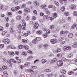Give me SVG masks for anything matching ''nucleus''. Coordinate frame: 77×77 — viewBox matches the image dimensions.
Wrapping results in <instances>:
<instances>
[{
	"instance_id": "1",
	"label": "nucleus",
	"mask_w": 77,
	"mask_h": 77,
	"mask_svg": "<svg viewBox=\"0 0 77 77\" xmlns=\"http://www.w3.org/2000/svg\"><path fill=\"white\" fill-rule=\"evenodd\" d=\"M10 40L8 38H4L2 41V42L4 43V44H8L10 43Z\"/></svg>"
},
{
	"instance_id": "2",
	"label": "nucleus",
	"mask_w": 77,
	"mask_h": 77,
	"mask_svg": "<svg viewBox=\"0 0 77 77\" xmlns=\"http://www.w3.org/2000/svg\"><path fill=\"white\" fill-rule=\"evenodd\" d=\"M57 64L58 66H61L63 65V61H62L61 60H60L57 62Z\"/></svg>"
},
{
	"instance_id": "3",
	"label": "nucleus",
	"mask_w": 77,
	"mask_h": 77,
	"mask_svg": "<svg viewBox=\"0 0 77 77\" xmlns=\"http://www.w3.org/2000/svg\"><path fill=\"white\" fill-rule=\"evenodd\" d=\"M59 2H60V3L61 4L64 3L65 5H66L67 4V0H59Z\"/></svg>"
},
{
	"instance_id": "4",
	"label": "nucleus",
	"mask_w": 77,
	"mask_h": 77,
	"mask_svg": "<svg viewBox=\"0 0 77 77\" xmlns=\"http://www.w3.org/2000/svg\"><path fill=\"white\" fill-rule=\"evenodd\" d=\"M20 8L18 6L16 7L15 8H11V11H13L14 12V11H17V10L20 9Z\"/></svg>"
},
{
	"instance_id": "5",
	"label": "nucleus",
	"mask_w": 77,
	"mask_h": 77,
	"mask_svg": "<svg viewBox=\"0 0 77 77\" xmlns=\"http://www.w3.org/2000/svg\"><path fill=\"white\" fill-rule=\"evenodd\" d=\"M50 41L51 44H56L57 42V40L56 39H52Z\"/></svg>"
},
{
	"instance_id": "6",
	"label": "nucleus",
	"mask_w": 77,
	"mask_h": 77,
	"mask_svg": "<svg viewBox=\"0 0 77 77\" xmlns=\"http://www.w3.org/2000/svg\"><path fill=\"white\" fill-rule=\"evenodd\" d=\"M10 32L12 34H14V33H15V32L14 31H13V26H11L10 28Z\"/></svg>"
},
{
	"instance_id": "7",
	"label": "nucleus",
	"mask_w": 77,
	"mask_h": 77,
	"mask_svg": "<svg viewBox=\"0 0 77 77\" xmlns=\"http://www.w3.org/2000/svg\"><path fill=\"white\" fill-rule=\"evenodd\" d=\"M70 8L72 10H75L76 9V7L75 5H70Z\"/></svg>"
},
{
	"instance_id": "8",
	"label": "nucleus",
	"mask_w": 77,
	"mask_h": 77,
	"mask_svg": "<svg viewBox=\"0 0 77 77\" xmlns=\"http://www.w3.org/2000/svg\"><path fill=\"white\" fill-rule=\"evenodd\" d=\"M8 65L10 67H12V63H11V60L9 59L7 60Z\"/></svg>"
},
{
	"instance_id": "9",
	"label": "nucleus",
	"mask_w": 77,
	"mask_h": 77,
	"mask_svg": "<svg viewBox=\"0 0 77 77\" xmlns=\"http://www.w3.org/2000/svg\"><path fill=\"white\" fill-rule=\"evenodd\" d=\"M30 65V63L29 62L26 63L24 65V66H26V67H27V66L29 67Z\"/></svg>"
},
{
	"instance_id": "10",
	"label": "nucleus",
	"mask_w": 77,
	"mask_h": 77,
	"mask_svg": "<svg viewBox=\"0 0 77 77\" xmlns=\"http://www.w3.org/2000/svg\"><path fill=\"white\" fill-rule=\"evenodd\" d=\"M38 26H39V24H38V23H35V25H33V27L35 29H38Z\"/></svg>"
},
{
	"instance_id": "11",
	"label": "nucleus",
	"mask_w": 77,
	"mask_h": 77,
	"mask_svg": "<svg viewBox=\"0 0 77 77\" xmlns=\"http://www.w3.org/2000/svg\"><path fill=\"white\" fill-rule=\"evenodd\" d=\"M65 22H66V20H65L60 19V23L61 24L64 23Z\"/></svg>"
},
{
	"instance_id": "12",
	"label": "nucleus",
	"mask_w": 77,
	"mask_h": 77,
	"mask_svg": "<svg viewBox=\"0 0 77 77\" xmlns=\"http://www.w3.org/2000/svg\"><path fill=\"white\" fill-rule=\"evenodd\" d=\"M46 76L47 77H52L53 76V74L51 73H48L46 74Z\"/></svg>"
},
{
	"instance_id": "13",
	"label": "nucleus",
	"mask_w": 77,
	"mask_h": 77,
	"mask_svg": "<svg viewBox=\"0 0 77 77\" xmlns=\"http://www.w3.org/2000/svg\"><path fill=\"white\" fill-rule=\"evenodd\" d=\"M24 11L25 12H29L30 11V8H25Z\"/></svg>"
},
{
	"instance_id": "14",
	"label": "nucleus",
	"mask_w": 77,
	"mask_h": 77,
	"mask_svg": "<svg viewBox=\"0 0 77 77\" xmlns=\"http://www.w3.org/2000/svg\"><path fill=\"white\" fill-rule=\"evenodd\" d=\"M16 62H17V63H21V60H20L18 59V57H16Z\"/></svg>"
},
{
	"instance_id": "15",
	"label": "nucleus",
	"mask_w": 77,
	"mask_h": 77,
	"mask_svg": "<svg viewBox=\"0 0 77 77\" xmlns=\"http://www.w3.org/2000/svg\"><path fill=\"white\" fill-rule=\"evenodd\" d=\"M64 49H65V50H71V47L68 46L67 47H64Z\"/></svg>"
},
{
	"instance_id": "16",
	"label": "nucleus",
	"mask_w": 77,
	"mask_h": 77,
	"mask_svg": "<svg viewBox=\"0 0 77 77\" xmlns=\"http://www.w3.org/2000/svg\"><path fill=\"white\" fill-rule=\"evenodd\" d=\"M68 31H66L65 32H64V31H61L60 32V34L61 35H63L64 34H65V33H67Z\"/></svg>"
},
{
	"instance_id": "17",
	"label": "nucleus",
	"mask_w": 77,
	"mask_h": 77,
	"mask_svg": "<svg viewBox=\"0 0 77 77\" xmlns=\"http://www.w3.org/2000/svg\"><path fill=\"white\" fill-rule=\"evenodd\" d=\"M34 5L36 6H39V3L37 2H34Z\"/></svg>"
},
{
	"instance_id": "18",
	"label": "nucleus",
	"mask_w": 77,
	"mask_h": 77,
	"mask_svg": "<svg viewBox=\"0 0 77 77\" xmlns=\"http://www.w3.org/2000/svg\"><path fill=\"white\" fill-rule=\"evenodd\" d=\"M48 18H49V16H48L45 15L43 17V19L45 20H47Z\"/></svg>"
},
{
	"instance_id": "19",
	"label": "nucleus",
	"mask_w": 77,
	"mask_h": 77,
	"mask_svg": "<svg viewBox=\"0 0 77 77\" xmlns=\"http://www.w3.org/2000/svg\"><path fill=\"white\" fill-rule=\"evenodd\" d=\"M36 34H38V35H42V32L41 31H37L36 32Z\"/></svg>"
},
{
	"instance_id": "20",
	"label": "nucleus",
	"mask_w": 77,
	"mask_h": 77,
	"mask_svg": "<svg viewBox=\"0 0 77 77\" xmlns=\"http://www.w3.org/2000/svg\"><path fill=\"white\" fill-rule=\"evenodd\" d=\"M76 26H77V24L76 23L74 24L71 27V29H75V27H76Z\"/></svg>"
},
{
	"instance_id": "21",
	"label": "nucleus",
	"mask_w": 77,
	"mask_h": 77,
	"mask_svg": "<svg viewBox=\"0 0 77 77\" xmlns=\"http://www.w3.org/2000/svg\"><path fill=\"white\" fill-rule=\"evenodd\" d=\"M21 19V16L20 15L16 17V20H20Z\"/></svg>"
},
{
	"instance_id": "22",
	"label": "nucleus",
	"mask_w": 77,
	"mask_h": 77,
	"mask_svg": "<svg viewBox=\"0 0 77 77\" xmlns=\"http://www.w3.org/2000/svg\"><path fill=\"white\" fill-rule=\"evenodd\" d=\"M23 47L25 49L28 50L29 48V47L26 45H23Z\"/></svg>"
},
{
	"instance_id": "23",
	"label": "nucleus",
	"mask_w": 77,
	"mask_h": 77,
	"mask_svg": "<svg viewBox=\"0 0 77 77\" xmlns=\"http://www.w3.org/2000/svg\"><path fill=\"white\" fill-rule=\"evenodd\" d=\"M32 42L33 44H37L38 42H37V40L36 39H34L32 41Z\"/></svg>"
},
{
	"instance_id": "24",
	"label": "nucleus",
	"mask_w": 77,
	"mask_h": 77,
	"mask_svg": "<svg viewBox=\"0 0 77 77\" xmlns=\"http://www.w3.org/2000/svg\"><path fill=\"white\" fill-rule=\"evenodd\" d=\"M60 72L61 73H62L63 74H66V70L65 69L61 70L60 71Z\"/></svg>"
},
{
	"instance_id": "25",
	"label": "nucleus",
	"mask_w": 77,
	"mask_h": 77,
	"mask_svg": "<svg viewBox=\"0 0 77 77\" xmlns=\"http://www.w3.org/2000/svg\"><path fill=\"white\" fill-rule=\"evenodd\" d=\"M8 48H11V49H14V50L16 49V48L15 47H13L11 45H8Z\"/></svg>"
},
{
	"instance_id": "26",
	"label": "nucleus",
	"mask_w": 77,
	"mask_h": 77,
	"mask_svg": "<svg viewBox=\"0 0 77 77\" xmlns=\"http://www.w3.org/2000/svg\"><path fill=\"white\" fill-rule=\"evenodd\" d=\"M56 61H57V59L56 58H53L51 60L52 63H54V62H56Z\"/></svg>"
},
{
	"instance_id": "27",
	"label": "nucleus",
	"mask_w": 77,
	"mask_h": 77,
	"mask_svg": "<svg viewBox=\"0 0 77 77\" xmlns=\"http://www.w3.org/2000/svg\"><path fill=\"white\" fill-rule=\"evenodd\" d=\"M8 16L10 17H12V12H8Z\"/></svg>"
},
{
	"instance_id": "28",
	"label": "nucleus",
	"mask_w": 77,
	"mask_h": 77,
	"mask_svg": "<svg viewBox=\"0 0 77 77\" xmlns=\"http://www.w3.org/2000/svg\"><path fill=\"white\" fill-rule=\"evenodd\" d=\"M42 63L43 64H44L47 62V60L45 59H42Z\"/></svg>"
},
{
	"instance_id": "29",
	"label": "nucleus",
	"mask_w": 77,
	"mask_h": 77,
	"mask_svg": "<svg viewBox=\"0 0 77 77\" xmlns=\"http://www.w3.org/2000/svg\"><path fill=\"white\" fill-rule=\"evenodd\" d=\"M60 10L61 11H62V12H64V11H65V7H62L61 8Z\"/></svg>"
},
{
	"instance_id": "30",
	"label": "nucleus",
	"mask_w": 77,
	"mask_h": 77,
	"mask_svg": "<svg viewBox=\"0 0 77 77\" xmlns=\"http://www.w3.org/2000/svg\"><path fill=\"white\" fill-rule=\"evenodd\" d=\"M68 36L70 38H72L73 37V34L72 33H70L68 35Z\"/></svg>"
},
{
	"instance_id": "31",
	"label": "nucleus",
	"mask_w": 77,
	"mask_h": 77,
	"mask_svg": "<svg viewBox=\"0 0 77 77\" xmlns=\"http://www.w3.org/2000/svg\"><path fill=\"white\" fill-rule=\"evenodd\" d=\"M64 14L66 16H69V13L68 12H65Z\"/></svg>"
},
{
	"instance_id": "32",
	"label": "nucleus",
	"mask_w": 77,
	"mask_h": 77,
	"mask_svg": "<svg viewBox=\"0 0 77 77\" xmlns=\"http://www.w3.org/2000/svg\"><path fill=\"white\" fill-rule=\"evenodd\" d=\"M9 53L10 54L11 56H14L15 55V53L14 52L11 53L10 51H8Z\"/></svg>"
},
{
	"instance_id": "33",
	"label": "nucleus",
	"mask_w": 77,
	"mask_h": 77,
	"mask_svg": "<svg viewBox=\"0 0 77 77\" xmlns=\"http://www.w3.org/2000/svg\"><path fill=\"white\" fill-rule=\"evenodd\" d=\"M32 58H33V57L30 56L29 57H27V59L28 60H31Z\"/></svg>"
},
{
	"instance_id": "34",
	"label": "nucleus",
	"mask_w": 77,
	"mask_h": 77,
	"mask_svg": "<svg viewBox=\"0 0 77 77\" xmlns=\"http://www.w3.org/2000/svg\"><path fill=\"white\" fill-rule=\"evenodd\" d=\"M60 51H61V49L59 48H58L56 51V53H59V52H60Z\"/></svg>"
},
{
	"instance_id": "35",
	"label": "nucleus",
	"mask_w": 77,
	"mask_h": 77,
	"mask_svg": "<svg viewBox=\"0 0 77 77\" xmlns=\"http://www.w3.org/2000/svg\"><path fill=\"white\" fill-rule=\"evenodd\" d=\"M57 13H54L53 14V16L54 18H56L57 17Z\"/></svg>"
},
{
	"instance_id": "36",
	"label": "nucleus",
	"mask_w": 77,
	"mask_h": 77,
	"mask_svg": "<svg viewBox=\"0 0 77 77\" xmlns=\"http://www.w3.org/2000/svg\"><path fill=\"white\" fill-rule=\"evenodd\" d=\"M45 7H46V5H42L40 6V8L41 9H44Z\"/></svg>"
},
{
	"instance_id": "37",
	"label": "nucleus",
	"mask_w": 77,
	"mask_h": 77,
	"mask_svg": "<svg viewBox=\"0 0 77 77\" xmlns=\"http://www.w3.org/2000/svg\"><path fill=\"white\" fill-rule=\"evenodd\" d=\"M73 15L74 16H76V17H77V12L74 11V12H73Z\"/></svg>"
},
{
	"instance_id": "38",
	"label": "nucleus",
	"mask_w": 77,
	"mask_h": 77,
	"mask_svg": "<svg viewBox=\"0 0 77 77\" xmlns=\"http://www.w3.org/2000/svg\"><path fill=\"white\" fill-rule=\"evenodd\" d=\"M22 54L24 56H26L27 55V53L26 52H23L22 53Z\"/></svg>"
},
{
	"instance_id": "39",
	"label": "nucleus",
	"mask_w": 77,
	"mask_h": 77,
	"mask_svg": "<svg viewBox=\"0 0 77 77\" xmlns=\"http://www.w3.org/2000/svg\"><path fill=\"white\" fill-rule=\"evenodd\" d=\"M55 4L57 6H59V4L58 3L57 1H55Z\"/></svg>"
},
{
	"instance_id": "40",
	"label": "nucleus",
	"mask_w": 77,
	"mask_h": 77,
	"mask_svg": "<svg viewBox=\"0 0 77 77\" xmlns=\"http://www.w3.org/2000/svg\"><path fill=\"white\" fill-rule=\"evenodd\" d=\"M68 74L69 75H71L72 74H73L74 72L72 71L68 72Z\"/></svg>"
},
{
	"instance_id": "41",
	"label": "nucleus",
	"mask_w": 77,
	"mask_h": 77,
	"mask_svg": "<svg viewBox=\"0 0 77 77\" xmlns=\"http://www.w3.org/2000/svg\"><path fill=\"white\" fill-rule=\"evenodd\" d=\"M8 32V31H4L2 32V35L3 36H5V35H6V33H7Z\"/></svg>"
},
{
	"instance_id": "42",
	"label": "nucleus",
	"mask_w": 77,
	"mask_h": 77,
	"mask_svg": "<svg viewBox=\"0 0 77 77\" xmlns=\"http://www.w3.org/2000/svg\"><path fill=\"white\" fill-rule=\"evenodd\" d=\"M22 41L23 42V43H25V44H26V43H27V41L26 40H24V39H22Z\"/></svg>"
},
{
	"instance_id": "43",
	"label": "nucleus",
	"mask_w": 77,
	"mask_h": 77,
	"mask_svg": "<svg viewBox=\"0 0 77 77\" xmlns=\"http://www.w3.org/2000/svg\"><path fill=\"white\" fill-rule=\"evenodd\" d=\"M73 56V54H70L69 55L67 56L68 57H72Z\"/></svg>"
},
{
	"instance_id": "44",
	"label": "nucleus",
	"mask_w": 77,
	"mask_h": 77,
	"mask_svg": "<svg viewBox=\"0 0 77 77\" xmlns=\"http://www.w3.org/2000/svg\"><path fill=\"white\" fill-rule=\"evenodd\" d=\"M0 9H1L2 10H4L5 9V7L3 5L0 6Z\"/></svg>"
},
{
	"instance_id": "45",
	"label": "nucleus",
	"mask_w": 77,
	"mask_h": 77,
	"mask_svg": "<svg viewBox=\"0 0 77 77\" xmlns=\"http://www.w3.org/2000/svg\"><path fill=\"white\" fill-rule=\"evenodd\" d=\"M13 2L14 3H15V4H16V5L18 4V0H14Z\"/></svg>"
},
{
	"instance_id": "46",
	"label": "nucleus",
	"mask_w": 77,
	"mask_h": 77,
	"mask_svg": "<svg viewBox=\"0 0 77 77\" xmlns=\"http://www.w3.org/2000/svg\"><path fill=\"white\" fill-rule=\"evenodd\" d=\"M23 47V46L22 45H20L18 46V48L19 49H22Z\"/></svg>"
},
{
	"instance_id": "47",
	"label": "nucleus",
	"mask_w": 77,
	"mask_h": 77,
	"mask_svg": "<svg viewBox=\"0 0 77 77\" xmlns=\"http://www.w3.org/2000/svg\"><path fill=\"white\" fill-rule=\"evenodd\" d=\"M3 74H4V75H5L6 77H7L8 76V73L6 71H4L3 72Z\"/></svg>"
},
{
	"instance_id": "48",
	"label": "nucleus",
	"mask_w": 77,
	"mask_h": 77,
	"mask_svg": "<svg viewBox=\"0 0 77 77\" xmlns=\"http://www.w3.org/2000/svg\"><path fill=\"white\" fill-rule=\"evenodd\" d=\"M45 75L43 74H40L39 76L38 77H44Z\"/></svg>"
},
{
	"instance_id": "49",
	"label": "nucleus",
	"mask_w": 77,
	"mask_h": 77,
	"mask_svg": "<svg viewBox=\"0 0 77 77\" xmlns=\"http://www.w3.org/2000/svg\"><path fill=\"white\" fill-rule=\"evenodd\" d=\"M63 39H64V38H63V37H61V38H60L58 39V40L59 41H60V42L62 41V40H63Z\"/></svg>"
},
{
	"instance_id": "50",
	"label": "nucleus",
	"mask_w": 77,
	"mask_h": 77,
	"mask_svg": "<svg viewBox=\"0 0 77 77\" xmlns=\"http://www.w3.org/2000/svg\"><path fill=\"white\" fill-rule=\"evenodd\" d=\"M39 22L41 23H44V20L43 19H40L39 20Z\"/></svg>"
},
{
	"instance_id": "51",
	"label": "nucleus",
	"mask_w": 77,
	"mask_h": 77,
	"mask_svg": "<svg viewBox=\"0 0 77 77\" xmlns=\"http://www.w3.org/2000/svg\"><path fill=\"white\" fill-rule=\"evenodd\" d=\"M4 30V28L2 26H0V31H3Z\"/></svg>"
},
{
	"instance_id": "52",
	"label": "nucleus",
	"mask_w": 77,
	"mask_h": 77,
	"mask_svg": "<svg viewBox=\"0 0 77 77\" xmlns=\"http://www.w3.org/2000/svg\"><path fill=\"white\" fill-rule=\"evenodd\" d=\"M2 68L3 70H5V69H6L7 68L6 66H2Z\"/></svg>"
},
{
	"instance_id": "53",
	"label": "nucleus",
	"mask_w": 77,
	"mask_h": 77,
	"mask_svg": "<svg viewBox=\"0 0 77 77\" xmlns=\"http://www.w3.org/2000/svg\"><path fill=\"white\" fill-rule=\"evenodd\" d=\"M26 5L25 4H22V6H21V8H24L26 7Z\"/></svg>"
},
{
	"instance_id": "54",
	"label": "nucleus",
	"mask_w": 77,
	"mask_h": 77,
	"mask_svg": "<svg viewBox=\"0 0 77 77\" xmlns=\"http://www.w3.org/2000/svg\"><path fill=\"white\" fill-rule=\"evenodd\" d=\"M36 39L37 40V41L38 42V41H41V38L38 37L36 38Z\"/></svg>"
},
{
	"instance_id": "55",
	"label": "nucleus",
	"mask_w": 77,
	"mask_h": 77,
	"mask_svg": "<svg viewBox=\"0 0 77 77\" xmlns=\"http://www.w3.org/2000/svg\"><path fill=\"white\" fill-rule=\"evenodd\" d=\"M46 14H47L48 15H50V11L48 10L46 12Z\"/></svg>"
},
{
	"instance_id": "56",
	"label": "nucleus",
	"mask_w": 77,
	"mask_h": 77,
	"mask_svg": "<svg viewBox=\"0 0 77 77\" xmlns=\"http://www.w3.org/2000/svg\"><path fill=\"white\" fill-rule=\"evenodd\" d=\"M22 26H21V24H20L19 26H18V28L19 30H21L22 28H21V27Z\"/></svg>"
},
{
	"instance_id": "57",
	"label": "nucleus",
	"mask_w": 77,
	"mask_h": 77,
	"mask_svg": "<svg viewBox=\"0 0 77 77\" xmlns=\"http://www.w3.org/2000/svg\"><path fill=\"white\" fill-rule=\"evenodd\" d=\"M51 29H53L54 28V25H51L50 27Z\"/></svg>"
},
{
	"instance_id": "58",
	"label": "nucleus",
	"mask_w": 77,
	"mask_h": 77,
	"mask_svg": "<svg viewBox=\"0 0 77 77\" xmlns=\"http://www.w3.org/2000/svg\"><path fill=\"white\" fill-rule=\"evenodd\" d=\"M42 29L44 31H45L47 30V29L46 27H44Z\"/></svg>"
},
{
	"instance_id": "59",
	"label": "nucleus",
	"mask_w": 77,
	"mask_h": 77,
	"mask_svg": "<svg viewBox=\"0 0 77 77\" xmlns=\"http://www.w3.org/2000/svg\"><path fill=\"white\" fill-rule=\"evenodd\" d=\"M46 33L47 34H50V30L48 29L46 31Z\"/></svg>"
},
{
	"instance_id": "60",
	"label": "nucleus",
	"mask_w": 77,
	"mask_h": 77,
	"mask_svg": "<svg viewBox=\"0 0 77 77\" xmlns=\"http://www.w3.org/2000/svg\"><path fill=\"white\" fill-rule=\"evenodd\" d=\"M48 44H45L43 45V47H45V48H47V47H48Z\"/></svg>"
},
{
	"instance_id": "61",
	"label": "nucleus",
	"mask_w": 77,
	"mask_h": 77,
	"mask_svg": "<svg viewBox=\"0 0 77 77\" xmlns=\"http://www.w3.org/2000/svg\"><path fill=\"white\" fill-rule=\"evenodd\" d=\"M15 54L16 55H18L19 54V52L18 51H15Z\"/></svg>"
},
{
	"instance_id": "62",
	"label": "nucleus",
	"mask_w": 77,
	"mask_h": 77,
	"mask_svg": "<svg viewBox=\"0 0 77 77\" xmlns=\"http://www.w3.org/2000/svg\"><path fill=\"white\" fill-rule=\"evenodd\" d=\"M62 54H58L57 55V57H62Z\"/></svg>"
},
{
	"instance_id": "63",
	"label": "nucleus",
	"mask_w": 77,
	"mask_h": 77,
	"mask_svg": "<svg viewBox=\"0 0 77 77\" xmlns=\"http://www.w3.org/2000/svg\"><path fill=\"white\" fill-rule=\"evenodd\" d=\"M32 20H35L36 19V17H35V16H33L32 17Z\"/></svg>"
},
{
	"instance_id": "64",
	"label": "nucleus",
	"mask_w": 77,
	"mask_h": 77,
	"mask_svg": "<svg viewBox=\"0 0 77 77\" xmlns=\"http://www.w3.org/2000/svg\"><path fill=\"white\" fill-rule=\"evenodd\" d=\"M65 75H59V77H65Z\"/></svg>"
}]
</instances>
